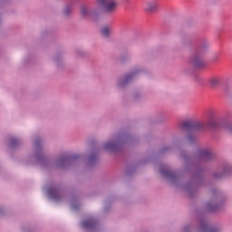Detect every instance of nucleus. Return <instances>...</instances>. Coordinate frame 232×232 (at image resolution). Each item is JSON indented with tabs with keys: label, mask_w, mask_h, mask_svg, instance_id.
<instances>
[{
	"label": "nucleus",
	"mask_w": 232,
	"mask_h": 232,
	"mask_svg": "<svg viewBox=\"0 0 232 232\" xmlns=\"http://www.w3.org/2000/svg\"><path fill=\"white\" fill-rule=\"evenodd\" d=\"M217 128V121L209 119L206 123L195 124L193 121H185L181 125V130H213Z\"/></svg>",
	"instance_id": "f257e3e1"
},
{
	"label": "nucleus",
	"mask_w": 232,
	"mask_h": 232,
	"mask_svg": "<svg viewBox=\"0 0 232 232\" xmlns=\"http://www.w3.org/2000/svg\"><path fill=\"white\" fill-rule=\"evenodd\" d=\"M98 5L102 6L103 12L106 14H113L117 12L119 2L116 0H97Z\"/></svg>",
	"instance_id": "f03ea898"
},
{
	"label": "nucleus",
	"mask_w": 232,
	"mask_h": 232,
	"mask_svg": "<svg viewBox=\"0 0 232 232\" xmlns=\"http://www.w3.org/2000/svg\"><path fill=\"white\" fill-rule=\"evenodd\" d=\"M192 64L195 68H202L206 65V63L202 59V56H194L192 59Z\"/></svg>",
	"instance_id": "7ed1b4c3"
},
{
	"label": "nucleus",
	"mask_w": 232,
	"mask_h": 232,
	"mask_svg": "<svg viewBox=\"0 0 232 232\" xmlns=\"http://www.w3.org/2000/svg\"><path fill=\"white\" fill-rule=\"evenodd\" d=\"M48 193L51 197V198H53V200H60L61 198V191L57 188H49Z\"/></svg>",
	"instance_id": "20e7f679"
},
{
	"label": "nucleus",
	"mask_w": 232,
	"mask_h": 232,
	"mask_svg": "<svg viewBox=\"0 0 232 232\" xmlns=\"http://www.w3.org/2000/svg\"><path fill=\"white\" fill-rule=\"evenodd\" d=\"M111 32H113V29L110 25H105L101 29V34L103 37H110V35H111Z\"/></svg>",
	"instance_id": "39448f33"
},
{
	"label": "nucleus",
	"mask_w": 232,
	"mask_h": 232,
	"mask_svg": "<svg viewBox=\"0 0 232 232\" xmlns=\"http://www.w3.org/2000/svg\"><path fill=\"white\" fill-rule=\"evenodd\" d=\"M146 12H153L157 9V4L154 2H148L143 6Z\"/></svg>",
	"instance_id": "423d86ee"
},
{
	"label": "nucleus",
	"mask_w": 232,
	"mask_h": 232,
	"mask_svg": "<svg viewBox=\"0 0 232 232\" xmlns=\"http://www.w3.org/2000/svg\"><path fill=\"white\" fill-rule=\"evenodd\" d=\"M199 156L203 160H209L213 157V154L208 150H201Z\"/></svg>",
	"instance_id": "0eeeda50"
},
{
	"label": "nucleus",
	"mask_w": 232,
	"mask_h": 232,
	"mask_svg": "<svg viewBox=\"0 0 232 232\" xmlns=\"http://www.w3.org/2000/svg\"><path fill=\"white\" fill-rule=\"evenodd\" d=\"M82 227H85V229H88V228L93 227V226H95V221L92 218L86 219V220L82 221Z\"/></svg>",
	"instance_id": "6e6552de"
},
{
	"label": "nucleus",
	"mask_w": 232,
	"mask_h": 232,
	"mask_svg": "<svg viewBox=\"0 0 232 232\" xmlns=\"http://www.w3.org/2000/svg\"><path fill=\"white\" fill-rule=\"evenodd\" d=\"M209 84L213 88L220 85V78L218 77H212L209 79Z\"/></svg>",
	"instance_id": "1a4fd4ad"
},
{
	"label": "nucleus",
	"mask_w": 232,
	"mask_h": 232,
	"mask_svg": "<svg viewBox=\"0 0 232 232\" xmlns=\"http://www.w3.org/2000/svg\"><path fill=\"white\" fill-rule=\"evenodd\" d=\"M73 8V4H68L63 11L64 15H69L70 12H72V9Z\"/></svg>",
	"instance_id": "9d476101"
},
{
	"label": "nucleus",
	"mask_w": 232,
	"mask_h": 232,
	"mask_svg": "<svg viewBox=\"0 0 232 232\" xmlns=\"http://www.w3.org/2000/svg\"><path fill=\"white\" fill-rule=\"evenodd\" d=\"M80 12H81L82 17H86V15H88V8H86L85 5H82L80 7Z\"/></svg>",
	"instance_id": "9b49d317"
},
{
	"label": "nucleus",
	"mask_w": 232,
	"mask_h": 232,
	"mask_svg": "<svg viewBox=\"0 0 232 232\" xmlns=\"http://www.w3.org/2000/svg\"><path fill=\"white\" fill-rule=\"evenodd\" d=\"M104 148H105V150H111V148H115V144L111 143V142L105 143Z\"/></svg>",
	"instance_id": "f8f14e48"
},
{
	"label": "nucleus",
	"mask_w": 232,
	"mask_h": 232,
	"mask_svg": "<svg viewBox=\"0 0 232 232\" xmlns=\"http://www.w3.org/2000/svg\"><path fill=\"white\" fill-rule=\"evenodd\" d=\"M160 173H161V175H165V177H169V175H171V172L168 169H166V170L161 169Z\"/></svg>",
	"instance_id": "ddd939ff"
},
{
	"label": "nucleus",
	"mask_w": 232,
	"mask_h": 232,
	"mask_svg": "<svg viewBox=\"0 0 232 232\" xmlns=\"http://www.w3.org/2000/svg\"><path fill=\"white\" fill-rule=\"evenodd\" d=\"M16 144H19V140H17V139H14V138H13V139H11V146H15Z\"/></svg>",
	"instance_id": "4468645a"
},
{
	"label": "nucleus",
	"mask_w": 232,
	"mask_h": 232,
	"mask_svg": "<svg viewBox=\"0 0 232 232\" xmlns=\"http://www.w3.org/2000/svg\"><path fill=\"white\" fill-rule=\"evenodd\" d=\"M131 77H133V74H129L125 77V82H128V81H130L131 79Z\"/></svg>",
	"instance_id": "2eb2a0df"
},
{
	"label": "nucleus",
	"mask_w": 232,
	"mask_h": 232,
	"mask_svg": "<svg viewBox=\"0 0 232 232\" xmlns=\"http://www.w3.org/2000/svg\"><path fill=\"white\" fill-rule=\"evenodd\" d=\"M59 164H64L66 162V158H62L58 160Z\"/></svg>",
	"instance_id": "dca6fc26"
},
{
	"label": "nucleus",
	"mask_w": 232,
	"mask_h": 232,
	"mask_svg": "<svg viewBox=\"0 0 232 232\" xmlns=\"http://www.w3.org/2000/svg\"><path fill=\"white\" fill-rule=\"evenodd\" d=\"M192 140H193V138H192L191 136H188V142H191Z\"/></svg>",
	"instance_id": "f3484780"
},
{
	"label": "nucleus",
	"mask_w": 232,
	"mask_h": 232,
	"mask_svg": "<svg viewBox=\"0 0 232 232\" xmlns=\"http://www.w3.org/2000/svg\"><path fill=\"white\" fill-rule=\"evenodd\" d=\"M216 177V179H220V177H218V176H215Z\"/></svg>",
	"instance_id": "a211bd4d"
},
{
	"label": "nucleus",
	"mask_w": 232,
	"mask_h": 232,
	"mask_svg": "<svg viewBox=\"0 0 232 232\" xmlns=\"http://www.w3.org/2000/svg\"><path fill=\"white\" fill-rule=\"evenodd\" d=\"M224 173H227V170H225Z\"/></svg>",
	"instance_id": "6ab92c4d"
},
{
	"label": "nucleus",
	"mask_w": 232,
	"mask_h": 232,
	"mask_svg": "<svg viewBox=\"0 0 232 232\" xmlns=\"http://www.w3.org/2000/svg\"><path fill=\"white\" fill-rule=\"evenodd\" d=\"M125 1H128V0H125Z\"/></svg>",
	"instance_id": "aec40b11"
}]
</instances>
